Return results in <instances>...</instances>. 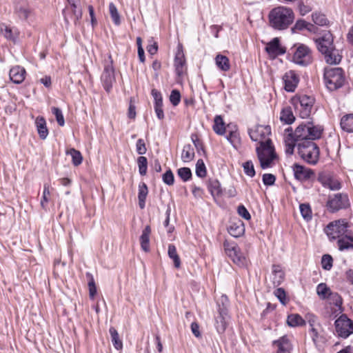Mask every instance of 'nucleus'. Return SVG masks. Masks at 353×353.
<instances>
[{
	"label": "nucleus",
	"mask_w": 353,
	"mask_h": 353,
	"mask_svg": "<svg viewBox=\"0 0 353 353\" xmlns=\"http://www.w3.org/2000/svg\"><path fill=\"white\" fill-rule=\"evenodd\" d=\"M292 168L294 178L301 182L310 181L315 177V173L311 168H306L299 163L293 164Z\"/></svg>",
	"instance_id": "9b49d317"
},
{
	"label": "nucleus",
	"mask_w": 353,
	"mask_h": 353,
	"mask_svg": "<svg viewBox=\"0 0 353 353\" xmlns=\"http://www.w3.org/2000/svg\"><path fill=\"white\" fill-rule=\"evenodd\" d=\"M215 62L217 67L222 71H228L230 68L229 59L224 55L217 54L215 58Z\"/></svg>",
	"instance_id": "c756f323"
},
{
	"label": "nucleus",
	"mask_w": 353,
	"mask_h": 353,
	"mask_svg": "<svg viewBox=\"0 0 353 353\" xmlns=\"http://www.w3.org/2000/svg\"><path fill=\"white\" fill-rule=\"evenodd\" d=\"M230 234L234 237H239L244 234L245 227L242 222L232 223L228 228Z\"/></svg>",
	"instance_id": "393cba45"
},
{
	"label": "nucleus",
	"mask_w": 353,
	"mask_h": 353,
	"mask_svg": "<svg viewBox=\"0 0 353 353\" xmlns=\"http://www.w3.org/2000/svg\"><path fill=\"white\" fill-rule=\"evenodd\" d=\"M348 223L344 221H337L330 223L325 228V230L330 239H339L341 235L347 232Z\"/></svg>",
	"instance_id": "1a4fd4ad"
},
{
	"label": "nucleus",
	"mask_w": 353,
	"mask_h": 353,
	"mask_svg": "<svg viewBox=\"0 0 353 353\" xmlns=\"http://www.w3.org/2000/svg\"><path fill=\"white\" fill-rule=\"evenodd\" d=\"M272 273L274 274V284L279 285L284 279V272L282 271L281 268L279 265H273Z\"/></svg>",
	"instance_id": "72a5a7b5"
},
{
	"label": "nucleus",
	"mask_w": 353,
	"mask_h": 353,
	"mask_svg": "<svg viewBox=\"0 0 353 353\" xmlns=\"http://www.w3.org/2000/svg\"><path fill=\"white\" fill-rule=\"evenodd\" d=\"M243 168L244 172L246 175L250 177H254L255 176V170L254 164L251 160H248L243 163Z\"/></svg>",
	"instance_id": "09e8293b"
},
{
	"label": "nucleus",
	"mask_w": 353,
	"mask_h": 353,
	"mask_svg": "<svg viewBox=\"0 0 353 353\" xmlns=\"http://www.w3.org/2000/svg\"><path fill=\"white\" fill-rule=\"evenodd\" d=\"M324 80L329 90H336L344 84V71L341 68H327L324 71Z\"/></svg>",
	"instance_id": "39448f33"
},
{
	"label": "nucleus",
	"mask_w": 353,
	"mask_h": 353,
	"mask_svg": "<svg viewBox=\"0 0 353 353\" xmlns=\"http://www.w3.org/2000/svg\"><path fill=\"white\" fill-rule=\"evenodd\" d=\"M206 168L202 159H199L196 163V174L200 178H203L206 176Z\"/></svg>",
	"instance_id": "de8ad7c7"
},
{
	"label": "nucleus",
	"mask_w": 353,
	"mask_h": 353,
	"mask_svg": "<svg viewBox=\"0 0 353 353\" xmlns=\"http://www.w3.org/2000/svg\"><path fill=\"white\" fill-rule=\"evenodd\" d=\"M35 124L39 137L41 139H45L48 134V130L46 126V119L43 117H38L36 119Z\"/></svg>",
	"instance_id": "b1692460"
},
{
	"label": "nucleus",
	"mask_w": 353,
	"mask_h": 353,
	"mask_svg": "<svg viewBox=\"0 0 353 353\" xmlns=\"http://www.w3.org/2000/svg\"><path fill=\"white\" fill-rule=\"evenodd\" d=\"M0 33L7 39L13 42H16L18 37V32L17 29H13L12 27L2 23L0 26Z\"/></svg>",
	"instance_id": "aec40b11"
},
{
	"label": "nucleus",
	"mask_w": 353,
	"mask_h": 353,
	"mask_svg": "<svg viewBox=\"0 0 353 353\" xmlns=\"http://www.w3.org/2000/svg\"><path fill=\"white\" fill-rule=\"evenodd\" d=\"M265 51L269 55L276 57L285 54V48L281 46L279 39L275 37L267 44Z\"/></svg>",
	"instance_id": "2eb2a0df"
},
{
	"label": "nucleus",
	"mask_w": 353,
	"mask_h": 353,
	"mask_svg": "<svg viewBox=\"0 0 353 353\" xmlns=\"http://www.w3.org/2000/svg\"><path fill=\"white\" fill-rule=\"evenodd\" d=\"M168 256L174 261V264L176 268H179L181 266V260L176 252V249L174 245L170 244L168 245Z\"/></svg>",
	"instance_id": "c9c22d12"
},
{
	"label": "nucleus",
	"mask_w": 353,
	"mask_h": 353,
	"mask_svg": "<svg viewBox=\"0 0 353 353\" xmlns=\"http://www.w3.org/2000/svg\"><path fill=\"white\" fill-rule=\"evenodd\" d=\"M300 108H298L299 115L301 118H308L312 112L314 104V99L307 95H303L298 99Z\"/></svg>",
	"instance_id": "ddd939ff"
},
{
	"label": "nucleus",
	"mask_w": 353,
	"mask_h": 353,
	"mask_svg": "<svg viewBox=\"0 0 353 353\" xmlns=\"http://www.w3.org/2000/svg\"><path fill=\"white\" fill-rule=\"evenodd\" d=\"M25 74L26 70L19 65L12 68L9 72L10 80L16 84H19L23 81Z\"/></svg>",
	"instance_id": "dca6fc26"
},
{
	"label": "nucleus",
	"mask_w": 353,
	"mask_h": 353,
	"mask_svg": "<svg viewBox=\"0 0 353 353\" xmlns=\"http://www.w3.org/2000/svg\"><path fill=\"white\" fill-rule=\"evenodd\" d=\"M177 174L182 179V181L185 182L190 180L192 176L191 170L187 167L178 169Z\"/></svg>",
	"instance_id": "37998d69"
},
{
	"label": "nucleus",
	"mask_w": 353,
	"mask_h": 353,
	"mask_svg": "<svg viewBox=\"0 0 353 353\" xmlns=\"http://www.w3.org/2000/svg\"><path fill=\"white\" fill-rule=\"evenodd\" d=\"M276 176L272 174H264L263 175V183L265 185L270 186L274 184Z\"/></svg>",
	"instance_id": "e2e57ef3"
},
{
	"label": "nucleus",
	"mask_w": 353,
	"mask_h": 353,
	"mask_svg": "<svg viewBox=\"0 0 353 353\" xmlns=\"http://www.w3.org/2000/svg\"><path fill=\"white\" fill-rule=\"evenodd\" d=\"M51 110L52 114H54L58 124L60 126H63L65 124V120L61 110L57 107H52Z\"/></svg>",
	"instance_id": "5fc2aeb1"
},
{
	"label": "nucleus",
	"mask_w": 353,
	"mask_h": 353,
	"mask_svg": "<svg viewBox=\"0 0 353 353\" xmlns=\"http://www.w3.org/2000/svg\"><path fill=\"white\" fill-rule=\"evenodd\" d=\"M208 188L212 196H219L222 194V188L220 182L217 179H210Z\"/></svg>",
	"instance_id": "a878e982"
},
{
	"label": "nucleus",
	"mask_w": 353,
	"mask_h": 353,
	"mask_svg": "<svg viewBox=\"0 0 353 353\" xmlns=\"http://www.w3.org/2000/svg\"><path fill=\"white\" fill-rule=\"evenodd\" d=\"M298 153L307 163L315 165L319 159L320 150L316 143L312 141H303L297 143Z\"/></svg>",
	"instance_id": "20e7f679"
},
{
	"label": "nucleus",
	"mask_w": 353,
	"mask_h": 353,
	"mask_svg": "<svg viewBox=\"0 0 353 353\" xmlns=\"http://www.w3.org/2000/svg\"><path fill=\"white\" fill-rule=\"evenodd\" d=\"M101 81L105 90L107 92H110L112 88L113 83L115 82L114 70L112 61L110 63L105 65L101 76Z\"/></svg>",
	"instance_id": "f8f14e48"
},
{
	"label": "nucleus",
	"mask_w": 353,
	"mask_h": 353,
	"mask_svg": "<svg viewBox=\"0 0 353 353\" xmlns=\"http://www.w3.org/2000/svg\"><path fill=\"white\" fill-rule=\"evenodd\" d=\"M307 124H300L295 130L294 133H288L290 138H294L295 141L302 142L303 141H309L307 136Z\"/></svg>",
	"instance_id": "a211bd4d"
},
{
	"label": "nucleus",
	"mask_w": 353,
	"mask_h": 353,
	"mask_svg": "<svg viewBox=\"0 0 353 353\" xmlns=\"http://www.w3.org/2000/svg\"><path fill=\"white\" fill-rule=\"evenodd\" d=\"M212 128L214 132L219 135H223L225 133V122L221 115L215 116Z\"/></svg>",
	"instance_id": "bb28decb"
},
{
	"label": "nucleus",
	"mask_w": 353,
	"mask_h": 353,
	"mask_svg": "<svg viewBox=\"0 0 353 353\" xmlns=\"http://www.w3.org/2000/svg\"><path fill=\"white\" fill-rule=\"evenodd\" d=\"M338 336L344 339L353 334V321L345 314H342L334 323Z\"/></svg>",
	"instance_id": "0eeeda50"
},
{
	"label": "nucleus",
	"mask_w": 353,
	"mask_h": 353,
	"mask_svg": "<svg viewBox=\"0 0 353 353\" xmlns=\"http://www.w3.org/2000/svg\"><path fill=\"white\" fill-rule=\"evenodd\" d=\"M237 212L243 219L245 220H250L251 219V215L248 210L243 205H240L238 206Z\"/></svg>",
	"instance_id": "0e129e2a"
},
{
	"label": "nucleus",
	"mask_w": 353,
	"mask_h": 353,
	"mask_svg": "<svg viewBox=\"0 0 353 353\" xmlns=\"http://www.w3.org/2000/svg\"><path fill=\"white\" fill-rule=\"evenodd\" d=\"M228 314H223L221 312H218L217 316H215V327L219 334H222L225 332L228 325Z\"/></svg>",
	"instance_id": "412c9836"
},
{
	"label": "nucleus",
	"mask_w": 353,
	"mask_h": 353,
	"mask_svg": "<svg viewBox=\"0 0 353 353\" xmlns=\"http://www.w3.org/2000/svg\"><path fill=\"white\" fill-rule=\"evenodd\" d=\"M148 194V186L145 183H141L139 185L138 198L146 199Z\"/></svg>",
	"instance_id": "69168bd1"
},
{
	"label": "nucleus",
	"mask_w": 353,
	"mask_h": 353,
	"mask_svg": "<svg viewBox=\"0 0 353 353\" xmlns=\"http://www.w3.org/2000/svg\"><path fill=\"white\" fill-rule=\"evenodd\" d=\"M280 119L286 124H291L294 121L295 117L290 107H286L282 109Z\"/></svg>",
	"instance_id": "7c9ffc66"
},
{
	"label": "nucleus",
	"mask_w": 353,
	"mask_h": 353,
	"mask_svg": "<svg viewBox=\"0 0 353 353\" xmlns=\"http://www.w3.org/2000/svg\"><path fill=\"white\" fill-rule=\"evenodd\" d=\"M229 299L226 295H222L217 301L218 312L223 314H228Z\"/></svg>",
	"instance_id": "f704fd0d"
},
{
	"label": "nucleus",
	"mask_w": 353,
	"mask_h": 353,
	"mask_svg": "<svg viewBox=\"0 0 353 353\" xmlns=\"http://www.w3.org/2000/svg\"><path fill=\"white\" fill-rule=\"evenodd\" d=\"M163 181L168 185H172L174 183V174L170 169L167 170L162 176Z\"/></svg>",
	"instance_id": "6e6d98bb"
},
{
	"label": "nucleus",
	"mask_w": 353,
	"mask_h": 353,
	"mask_svg": "<svg viewBox=\"0 0 353 353\" xmlns=\"http://www.w3.org/2000/svg\"><path fill=\"white\" fill-rule=\"evenodd\" d=\"M341 128L347 132H353V114L343 116L340 122Z\"/></svg>",
	"instance_id": "cd10ccee"
},
{
	"label": "nucleus",
	"mask_w": 353,
	"mask_h": 353,
	"mask_svg": "<svg viewBox=\"0 0 353 353\" xmlns=\"http://www.w3.org/2000/svg\"><path fill=\"white\" fill-rule=\"evenodd\" d=\"M333 36L330 31L314 39L319 51L324 55L325 61L329 64H338L340 63L342 56L336 49L333 43Z\"/></svg>",
	"instance_id": "f257e3e1"
},
{
	"label": "nucleus",
	"mask_w": 353,
	"mask_h": 353,
	"mask_svg": "<svg viewBox=\"0 0 353 353\" xmlns=\"http://www.w3.org/2000/svg\"><path fill=\"white\" fill-rule=\"evenodd\" d=\"M285 152L288 154H292L295 146H297L299 141H295L294 138H290L288 134L287 135L285 140Z\"/></svg>",
	"instance_id": "79ce46f5"
},
{
	"label": "nucleus",
	"mask_w": 353,
	"mask_h": 353,
	"mask_svg": "<svg viewBox=\"0 0 353 353\" xmlns=\"http://www.w3.org/2000/svg\"><path fill=\"white\" fill-rule=\"evenodd\" d=\"M16 13L20 19L25 20L28 17L30 10L27 8L19 6L16 8Z\"/></svg>",
	"instance_id": "052dcab7"
},
{
	"label": "nucleus",
	"mask_w": 353,
	"mask_h": 353,
	"mask_svg": "<svg viewBox=\"0 0 353 353\" xmlns=\"http://www.w3.org/2000/svg\"><path fill=\"white\" fill-rule=\"evenodd\" d=\"M306 320L308 322L310 326L311 327V332H312V340L315 342L316 338L318 336V332L316 330L314 327V324L316 321V317L313 314H307L306 316Z\"/></svg>",
	"instance_id": "49530a36"
},
{
	"label": "nucleus",
	"mask_w": 353,
	"mask_h": 353,
	"mask_svg": "<svg viewBox=\"0 0 353 353\" xmlns=\"http://www.w3.org/2000/svg\"><path fill=\"white\" fill-rule=\"evenodd\" d=\"M191 140L194 145L198 152L200 150L205 152L204 146L203 142L199 139L198 135L196 134H191Z\"/></svg>",
	"instance_id": "bf43d9fd"
},
{
	"label": "nucleus",
	"mask_w": 353,
	"mask_h": 353,
	"mask_svg": "<svg viewBox=\"0 0 353 353\" xmlns=\"http://www.w3.org/2000/svg\"><path fill=\"white\" fill-rule=\"evenodd\" d=\"M68 154L71 155L72 163L74 165L78 166L82 163L83 157L79 150H77L74 148H71L68 152Z\"/></svg>",
	"instance_id": "a19ab883"
},
{
	"label": "nucleus",
	"mask_w": 353,
	"mask_h": 353,
	"mask_svg": "<svg viewBox=\"0 0 353 353\" xmlns=\"http://www.w3.org/2000/svg\"><path fill=\"white\" fill-rule=\"evenodd\" d=\"M294 19L293 11L283 6L273 8L269 13L270 26L276 30L287 29Z\"/></svg>",
	"instance_id": "f03ea898"
},
{
	"label": "nucleus",
	"mask_w": 353,
	"mask_h": 353,
	"mask_svg": "<svg viewBox=\"0 0 353 353\" xmlns=\"http://www.w3.org/2000/svg\"><path fill=\"white\" fill-rule=\"evenodd\" d=\"M69 3L70 5V8H69V10H70L72 12L74 17V23L77 25L79 20L82 17L81 10H77L75 1L70 2Z\"/></svg>",
	"instance_id": "a18cd8bd"
},
{
	"label": "nucleus",
	"mask_w": 353,
	"mask_h": 353,
	"mask_svg": "<svg viewBox=\"0 0 353 353\" xmlns=\"http://www.w3.org/2000/svg\"><path fill=\"white\" fill-rule=\"evenodd\" d=\"M137 163L139 166V172L141 176H145L147 173L148 169V159L143 156H141L137 159Z\"/></svg>",
	"instance_id": "c03bdc74"
},
{
	"label": "nucleus",
	"mask_w": 353,
	"mask_h": 353,
	"mask_svg": "<svg viewBox=\"0 0 353 353\" xmlns=\"http://www.w3.org/2000/svg\"><path fill=\"white\" fill-rule=\"evenodd\" d=\"M86 276L87 277L90 278V281H88L89 295L91 299H94L97 294V287L95 282L92 275L90 273L88 272Z\"/></svg>",
	"instance_id": "3c124183"
},
{
	"label": "nucleus",
	"mask_w": 353,
	"mask_h": 353,
	"mask_svg": "<svg viewBox=\"0 0 353 353\" xmlns=\"http://www.w3.org/2000/svg\"><path fill=\"white\" fill-rule=\"evenodd\" d=\"M136 149L139 154L142 155L146 153L147 148L143 139H139L137 140L136 143Z\"/></svg>",
	"instance_id": "680f3d73"
},
{
	"label": "nucleus",
	"mask_w": 353,
	"mask_h": 353,
	"mask_svg": "<svg viewBox=\"0 0 353 353\" xmlns=\"http://www.w3.org/2000/svg\"><path fill=\"white\" fill-rule=\"evenodd\" d=\"M194 158V148L190 144H186L183 146L182 153H181V159L183 162H190L193 160Z\"/></svg>",
	"instance_id": "2f4dec72"
},
{
	"label": "nucleus",
	"mask_w": 353,
	"mask_h": 353,
	"mask_svg": "<svg viewBox=\"0 0 353 353\" xmlns=\"http://www.w3.org/2000/svg\"><path fill=\"white\" fill-rule=\"evenodd\" d=\"M271 134V128L270 125H257L254 130H250L249 135L254 141H258L259 136L265 138L266 134Z\"/></svg>",
	"instance_id": "f3484780"
},
{
	"label": "nucleus",
	"mask_w": 353,
	"mask_h": 353,
	"mask_svg": "<svg viewBox=\"0 0 353 353\" xmlns=\"http://www.w3.org/2000/svg\"><path fill=\"white\" fill-rule=\"evenodd\" d=\"M260 145L256 148V152L262 169L270 168L273 161L277 158L274 147L271 139H268L265 141H260Z\"/></svg>",
	"instance_id": "7ed1b4c3"
},
{
	"label": "nucleus",
	"mask_w": 353,
	"mask_h": 353,
	"mask_svg": "<svg viewBox=\"0 0 353 353\" xmlns=\"http://www.w3.org/2000/svg\"><path fill=\"white\" fill-rule=\"evenodd\" d=\"M350 206L348 196L346 194L337 193L332 197H330L327 202V207L332 212L345 209Z\"/></svg>",
	"instance_id": "6e6552de"
},
{
	"label": "nucleus",
	"mask_w": 353,
	"mask_h": 353,
	"mask_svg": "<svg viewBox=\"0 0 353 353\" xmlns=\"http://www.w3.org/2000/svg\"><path fill=\"white\" fill-rule=\"evenodd\" d=\"M273 344L278 347L276 353H290L291 352L292 345L286 336H283L278 340L274 341Z\"/></svg>",
	"instance_id": "6ab92c4d"
},
{
	"label": "nucleus",
	"mask_w": 353,
	"mask_h": 353,
	"mask_svg": "<svg viewBox=\"0 0 353 353\" xmlns=\"http://www.w3.org/2000/svg\"><path fill=\"white\" fill-rule=\"evenodd\" d=\"M170 101L174 106L179 105L181 101V94L178 90H172L170 95Z\"/></svg>",
	"instance_id": "4d7b16f0"
},
{
	"label": "nucleus",
	"mask_w": 353,
	"mask_h": 353,
	"mask_svg": "<svg viewBox=\"0 0 353 353\" xmlns=\"http://www.w3.org/2000/svg\"><path fill=\"white\" fill-rule=\"evenodd\" d=\"M274 295L278 298L280 302L283 304H285L286 301V294L283 288H277L274 292Z\"/></svg>",
	"instance_id": "338daca9"
},
{
	"label": "nucleus",
	"mask_w": 353,
	"mask_h": 353,
	"mask_svg": "<svg viewBox=\"0 0 353 353\" xmlns=\"http://www.w3.org/2000/svg\"><path fill=\"white\" fill-rule=\"evenodd\" d=\"M226 139L234 147L240 142L239 134L236 130H230Z\"/></svg>",
	"instance_id": "864d4df0"
},
{
	"label": "nucleus",
	"mask_w": 353,
	"mask_h": 353,
	"mask_svg": "<svg viewBox=\"0 0 353 353\" xmlns=\"http://www.w3.org/2000/svg\"><path fill=\"white\" fill-rule=\"evenodd\" d=\"M151 234V228L149 225H146L143 230L142 231V234L140 236V244L141 249L145 252H148L150 251V235Z\"/></svg>",
	"instance_id": "4be33fe9"
},
{
	"label": "nucleus",
	"mask_w": 353,
	"mask_h": 353,
	"mask_svg": "<svg viewBox=\"0 0 353 353\" xmlns=\"http://www.w3.org/2000/svg\"><path fill=\"white\" fill-rule=\"evenodd\" d=\"M337 245L339 250L341 251L353 249V243L350 242V241H345L344 239H338Z\"/></svg>",
	"instance_id": "13d9d810"
},
{
	"label": "nucleus",
	"mask_w": 353,
	"mask_h": 353,
	"mask_svg": "<svg viewBox=\"0 0 353 353\" xmlns=\"http://www.w3.org/2000/svg\"><path fill=\"white\" fill-rule=\"evenodd\" d=\"M109 11L110 14L112 18V21L117 26H119L121 24V18L120 14L118 12V10L116 7V6L113 3H110L109 4Z\"/></svg>",
	"instance_id": "ea45409f"
},
{
	"label": "nucleus",
	"mask_w": 353,
	"mask_h": 353,
	"mask_svg": "<svg viewBox=\"0 0 353 353\" xmlns=\"http://www.w3.org/2000/svg\"><path fill=\"white\" fill-rule=\"evenodd\" d=\"M312 17L315 24L321 26L327 25V19L323 14L315 12L312 14Z\"/></svg>",
	"instance_id": "8fccbe9b"
},
{
	"label": "nucleus",
	"mask_w": 353,
	"mask_h": 353,
	"mask_svg": "<svg viewBox=\"0 0 353 353\" xmlns=\"http://www.w3.org/2000/svg\"><path fill=\"white\" fill-rule=\"evenodd\" d=\"M300 212L303 218L309 221L312 219V212L310 205L308 203H301L299 205Z\"/></svg>",
	"instance_id": "58836bf2"
},
{
	"label": "nucleus",
	"mask_w": 353,
	"mask_h": 353,
	"mask_svg": "<svg viewBox=\"0 0 353 353\" xmlns=\"http://www.w3.org/2000/svg\"><path fill=\"white\" fill-rule=\"evenodd\" d=\"M223 246L226 254L235 264L239 267L246 265L247 259L241 252L240 248L236 243L225 240L223 243Z\"/></svg>",
	"instance_id": "423d86ee"
},
{
	"label": "nucleus",
	"mask_w": 353,
	"mask_h": 353,
	"mask_svg": "<svg viewBox=\"0 0 353 353\" xmlns=\"http://www.w3.org/2000/svg\"><path fill=\"white\" fill-rule=\"evenodd\" d=\"M306 321L298 314L288 316L287 323L290 327H298L305 325Z\"/></svg>",
	"instance_id": "c85d7f7f"
},
{
	"label": "nucleus",
	"mask_w": 353,
	"mask_h": 353,
	"mask_svg": "<svg viewBox=\"0 0 353 353\" xmlns=\"http://www.w3.org/2000/svg\"><path fill=\"white\" fill-rule=\"evenodd\" d=\"M110 334L111 336L112 342L114 345V347L117 350H121L123 347L122 341L119 339V334L117 331V330L111 327L109 330Z\"/></svg>",
	"instance_id": "e433bc0d"
},
{
	"label": "nucleus",
	"mask_w": 353,
	"mask_h": 353,
	"mask_svg": "<svg viewBox=\"0 0 353 353\" xmlns=\"http://www.w3.org/2000/svg\"><path fill=\"white\" fill-rule=\"evenodd\" d=\"M308 140L313 141L321 137L323 128L321 126H315L310 122L307 123Z\"/></svg>",
	"instance_id": "5701e85b"
},
{
	"label": "nucleus",
	"mask_w": 353,
	"mask_h": 353,
	"mask_svg": "<svg viewBox=\"0 0 353 353\" xmlns=\"http://www.w3.org/2000/svg\"><path fill=\"white\" fill-rule=\"evenodd\" d=\"M319 181H321L324 186H327L332 190H338L341 188V183L338 181L333 180L330 178L324 179L323 174L319 176Z\"/></svg>",
	"instance_id": "473e14b6"
},
{
	"label": "nucleus",
	"mask_w": 353,
	"mask_h": 353,
	"mask_svg": "<svg viewBox=\"0 0 353 353\" xmlns=\"http://www.w3.org/2000/svg\"><path fill=\"white\" fill-rule=\"evenodd\" d=\"M293 61L301 65H307L312 62L310 49L304 44H300L293 55Z\"/></svg>",
	"instance_id": "9d476101"
},
{
	"label": "nucleus",
	"mask_w": 353,
	"mask_h": 353,
	"mask_svg": "<svg viewBox=\"0 0 353 353\" xmlns=\"http://www.w3.org/2000/svg\"><path fill=\"white\" fill-rule=\"evenodd\" d=\"M322 268L325 270H330L333 265V259L330 254H324L321 259Z\"/></svg>",
	"instance_id": "603ef678"
},
{
	"label": "nucleus",
	"mask_w": 353,
	"mask_h": 353,
	"mask_svg": "<svg viewBox=\"0 0 353 353\" xmlns=\"http://www.w3.org/2000/svg\"><path fill=\"white\" fill-rule=\"evenodd\" d=\"M62 14L63 15L65 23L67 26L70 24V20L74 21V17L72 12L70 10H69L68 8H65V9H63Z\"/></svg>",
	"instance_id": "774afa93"
},
{
	"label": "nucleus",
	"mask_w": 353,
	"mask_h": 353,
	"mask_svg": "<svg viewBox=\"0 0 353 353\" xmlns=\"http://www.w3.org/2000/svg\"><path fill=\"white\" fill-rule=\"evenodd\" d=\"M283 79L287 92H294L299 81L298 75L292 70L286 72Z\"/></svg>",
	"instance_id": "4468645a"
},
{
	"label": "nucleus",
	"mask_w": 353,
	"mask_h": 353,
	"mask_svg": "<svg viewBox=\"0 0 353 353\" xmlns=\"http://www.w3.org/2000/svg\"><path fill=\"white\" fill-rule=\"evenodd\" d=\"M316 292H317V294L322 299H327L332 294V292H331L330 288H328L327 286V285L323 283H321L317 285Z\"/></svg>",
	"instance_id": "4c0bfd02"
}]
</instances>
